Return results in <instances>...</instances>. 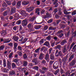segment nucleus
Wrapping results in <instances>:
<instances>
[{"label":"nucleus","mask_w":76,"mask_h":76,"mask_svg":"<svg viewBox=\"0 0 76 76\" xmlns=\"http://www.w3.org/2000/svg\"><path fill=\"white\" fill-rule=\"evenodd\" d=\"M48 70V68H43L42 70H41L40 72L42 74H45V72Z\"/></svg>","instance_id":"nucleus-1"},{"label":"nucleus","mask_w":76,"mask_h":76,"mask_svg":"<svg viewBox=\"0 0 76 76\" xmlns=\"http://www.w3.org/2000/svg\"><path fill=\"white\" fill-rule=\"evenodd\" d=\"M34 9L35 7H33L31 6L29 8H27L26 10L27 12H31V11H32V10H34Z\"/></svg>","instance_id":"nucleus-2"},{"label":"nucleus","mask_w":76,"mask_h":76,"mask_svg":"<svg viewBox=\"0 0 76 76\" xmlns=\"http://www.w3.org/2000/svg\"><path fill=\"white\" fill-rule=\"evenodd\" d=\"M27 24V21L26 20H24L23 21L22 26H26Z\"/></svg>","instance_id":"nucleus-3"},{"label":"nucleus","mask_w":76,"mask_h":76,"mask_svg":"<svg viewBox=\"0 0 76 76\" xmlns=\"http://www.w3.org/2000/svg\"><path fill=\"white\" fill-rule=\"evenodd\" d=\"M66 45H65L63 47V49H62V52L63 53H65L67 51V50L66 49Z\"/></svg>","instance_id":"nucleus-4"},{"label":"nucleus","mask_w":76,"mask_h":76,"mask_svg":"<svg viewBox=\"0 0 76 76\" xmlns=\"http://www.w3.org/2000/svg\"><path fill=\"white\" fill-rule=\"evenodd\" d=\"M21 14L23 16H26L27 15L25 11L24 10H23L21 11Z\"/></svg>","instance_id":"nucleus-5"},{"label":"nucleus","mask_w":76,"mask_h":76,"mask_svg":"<svg viewBox=\"0 0 76 76\" xmlns=\"http://www.w3.org/2000/svg\"><path fill=\"white\" fill-rule=\"evenodd\" d=\"M43 45H46L47 47H48V48L50 47V43L48 42H46L43 44Z\"/></svg>","instance_id":"nucleus-6"},{"label":"nucleus","mask_w":76,"mask_h":76,"mask_svg":"<svg viewBox=\"0 0 76 76\" xmlns=\"http://www.w3.org/2000/svg\"><path fill=\"white\" fill-rule=\"evenodd\" d=\"M44 54L41 53L39 56V58L40 60H42L44 58Z\"/></svg>","instance_id":"nucleus-7"},{"label":"nucleus","mask_w":76,"mask_h":76,"mask_svg":"<svg viewBox=\"0 0 76 76\" xmlns=\"http://www.w3.org/2000/svg\"><path fill=\"white\" fill-rule=\"evenodd\" d=\"M29 4V1H23L22 3V5H27Z\"/></svg>","instance_id":"nucleus-8"},{"label":"nucleus","mask_w":76,"mask_h":76,"mask_svg":"<svg viewBox=\"0 0 76 76\" xmlns=\"http://www.w3.org/2000/svg\"><path fill=\"white\" fill-rule=\"evenodd\" d=\"M67 41L66 39H64L63 41L61 43V45H64L66 43Z\"/></svg>","instance_id":"nucleus-9"},{"label":"nucleus","mask_w":76,"mask_h":76,"mask_svg":"<svg viewBox=\"0 0 76 76\" xmlns=\"http://www.w3.org/2000/svg\"><path fill=\"white\" fill-rule=\"evenodd\" d=\"M20 6H21V2L18 1L17 4V7L18 8H19L20 7Z\"/></svg>","instance_id":"nucleus-10"},{"label":"nucleus","mask_w":76,"mask_h":76,"mask_svg":"<svg viewBox=\"0 0 76 76\" xmlns=\"http://www.w3.org/2000/svg\"><path fill=\"white\" fill-rule=\"evenodd\" d=\"M16 11V8L15 7H13L11 11V13H15V12Z\"/></svg>","instance_id":"nucleus-11"},{"label":"nucleus","mask_w":76,"mask_h":76,"mask_svg":"<svg viewBox=\"0 0 76 76\" xmlns=\"http://www.w3.org/2000/svg\"><path fill=\"white\" fill-rule=\"evenodd\" d=\"M73 58H74V55L72 54L70 56L68 60L69 62H70V61H72V60Z\"/></svg>","instance_id":"nucleus-12"},{"label":"nucleus","mask_w":76,"mask_h":76,"mask_svg":"<svg viewBox=\"0 0 76 76\" xmlns=\"http://www.w3.org/2000/svg\"><path fill=\"white\" fill-rule=\"evenodd\" d=\"M75 63H76V60H74L73 61H72V62L70 64V66H74V65L75 64Z\"/></svg>","instance_id":"nucleus-13"},{"label":"nucleus","mask_w":76,"mask_h":76,"mask_svg":"<svg viewBox=\"0 0 76 76\" xmlns=\"http://www.w3.org/2000/svg\"><path fill=\"white\" fill-rule=\"evenodd\" d=\"M45 59L47 61H49V55H48V54H46L45 57Z\"/></svg>","instance_id":"nucleus-14"},{"label":"nucleus","mask_w":76,"mask_h":76,"mask_svg":"<svg viewBox=\"0 0 76 76\" xmlns=\"http://www.w3.org/2000/svg\"><path fill=\"white\" fill-rule=\"evenodd\" d=\"M1 35H3V36H5V35H6L7 34V32H6V31H2L1 32Z\"/></svg>","instance_id":"nucleus-15"},{"label":"nucleus","mask_w":76,"mask_h":76,"mask_svg":"<svg viewBox=\"0 0 76 76\" xmlns=\"http://www.w3.org/2000/svg\"><path fill=\"white\" fill-rule=\"evenodd\" d=\"M58 66L57 65V64H53V68L54 69H57L58 68Z\"/></svg>","instance_id":"nucleus-16"},{"label":"nucleus","mask_w":76,"mask_h":76,"mask_svg":"<svg viewBox=\"0 0 76 76\" xmlns=\"http://www.w3.org/2000/svg\"><path fill=\"white\" fill-rule=\"evenodd\" d=\"M12 39H13L15 41H18V39H19V38L18 37H16L15 36H13V37H12Z\"/></svg>","instance_id":"nucleus-17"},{"label":"nucleus","mask_w":76,"mask_h":76,"mask_svg":"<svg viewBox=\"0 0 76 76\" xmlns=\"http://www.w3.org/2000/svg\"><path fill=\"white\" fill-rule=\"evenodd\" d=\"M14 48L15 50H16L17 47L18 46V43L16 42H15L14 44Z\"/></svg>","instance_id":"nucleus-18"},{"label":"nucleus","mask_w":76,"mask_h":76,"mask_svg":"<svg viewBox=\"0 0 76 76\" xmlns=\"http://www.w3.org/2000/svg\"><path fill=\"white\" fill-rule=\"evenodd\" d=\"M41 51H47V48L45 47H42L41 49Z\"/></svg>","instance_id":"nucleus-19"},{"label":"nucleus","mask_w":76,"mask_h":76,"mask_svg":"<svg viewBox=\"0 0 76 76\" xmlns=\"http://www.w3.org/2000/svg\"><path fill=\"white\" fill-rule=\"evenodd\" d=\"M13 52H11L8 55V57L10 58H12V55H13Z\"/></svg>","instance_id":"nucleus-20"},{"label":"nucleus","mask_w":76,"mask_h":76,"mask_svg":"<svg viewBox=\"0 0 76 76\" xmlns=\"http://www.w3.org/2000/svg\"><path fill=\"white\" fill-rule=\"evenodd\" d=\"M33 69H34V70H38V69H39V68L38 66H36L33 67Z\"/></svg>","instance_id":"nucleus-21"},{"label":"nucleus","mask_w":76,"mask_h":76,"mask_svg":"<svg viewBox=\"0 0 76 76\" xmlns=\"http://www.w3.org/2000/svg\"><path fill=\"white\" fill-rule=\"evenodd\" d=\"M10 75H15V72L14 71H11L10 73Z\"/></svg>","instance_id":"nucleus-22"},{"label":"nucleus","mask_w":76,"mask_h":76,"mask_svg":"<svg viewBox=\"0 0 76 76\" xmlns=\"http://www.w3.org/2000/svg\"><path fill=\"white\" fill-rule=\"evenodd\" d=\"M37 61H38L36 59H34L32 61V62H33V63H34L35 64H36V63H37Z\"/></svg>","instance_id":"nucleus-23"},{"label":"nucleus","mask_w":76,"mask_h":76,"mask_svg":"<svg viewBox=\"0 0 76 76\" xmlns=\"http://www.w3.org/2000/svg\"><path fill=\"white\" fill-rule=\"evenodd\" d=\"M3 65L4 67L6 66V60H3Z\"/></svg>","instance_id":"nucleus-24"},{"label":"nucleus","mask_w":76,"mask_h":76,"mask_svg":"<svg viewBox=\"0 0 76 76\" xmlns=\"http://www.w3.org/2000/svg\"><path fill=\"white\" fill-rule=\"evenodd\" d=\"M11 40H8V39H6L4 41V43H8V42H9Z\"/></svg>","instance_id":"nucleus-25"},{"label":"nucleus","mask_w":76,"mask_h":76,"mask_svg":"<svg viewBox=\"0 0 76 76\" xmlns=\"http://www.w3.org/2000/svg\"><path fill=\"white\" fill-rule=\"evenodd\" d=\"M67 58H68V56H66L64 58H63V59L62 60V61H66V60H67Z\"/></svg>","instance_id":"nucleus-26"},{"label":"nucleus","mask_w":76,"mask_h":76,"mask_svg":"<svg viewBox=\"0 0 76 76\" xmlns=\"http://www.w3.org/2000/svg\"><path fill=\"white\" fill-rule=\"evenodd\" d=\"M64 14H65V15H67L68 14H69L70 12H67V10H64Z\"/></svg>","instance_id":"nucleus-27"},{"label":"nucleus","mask_w":76,"mask_h":76,"mask_svg":"<svg viewBox=\"0 0 76 76\" xmlns=\"http://www.w3.org/2000/svg\"><path fill=\"white\" fill-rule=\"evenodd\" d=\"M41 26L40 25L37 26H36V27H35V28L36 29H40V28H41Z\"/></svg>","instance_id":"nucleus-28"},{"label":"nucleus","mask_w":76,"mask_h":76,"mask_svg":"<svg viewBox=\"0 0 76 76\" xmlns=\"http://www.w3.org/2000/svg\"><path fill=\"white\" fill-rule=\"evenodd\" d=\"M58 56H62V52H61V51H59L58 52Z\"/></svg>","instance_id":"nucleus-29"},{"label":"nucleus","mask_w":76,"mask_h":76,"mask_svg":"<svg viewBox=\"0 0 76 76\" xmlns=\"http://www.w3.org/2000/svg\"><path fill=\"white\" fill-rule=\"evenodd\" d=\"M57 1H58L57 0H53L52 1V2L53 3V4H56L57 3Z\"/></svg>","instance_id":"nucleus-30"},{"label":"nucleus","mask_w":76,"mask_h":76,"mask_svg":"<svg viewBox=\"0 0 76 76\" xmlns=\"http://www.w3.org/2000/svg\"><path fill=\"white\" fill-rule=\"evenodd\" d=\"M50 58L51 60H54V56L53 54H51L50 55Z\"/></svg>","instance_id":"nucleus-31"},{"label":"nucleus","mask_w":76,"mask_h":76,"mask_svg":"<svg viewBox=\"0 0 76 76\" xmlns=\"http://www.w3.org/2000/svg\"><path fill=\"white\" fill-rule=\"evenodd\" d=\"M16 24L17 25H20L21 23V21L20 20H18L16 22Z\"/></svg>","instance_id":"nucleus-32"},{"label":"nucleus","mask_w":76,"mask_h":76,"mask_svg":"<svg viewBox=\"0 0 76 76\" xmlns=\"http://www.w3.org/2000/svg\"><path fill=\"white\" fill-rule=\"evenodd\" d=\"M39 9H37L36 11V12L37 13V15H39Z\"/></svg>","instance_id":"nucleus-33"},{"label":"nucleus","mask_w":76,"mask_h":76,"mask_svg":"<svg viewBox=\"0 0 76 76\" xmlns=\"http://www.w3.org/2000/svg\"><path fill=\"white\" fill-rule=\"evenodd\" d=\"M59 71V69H58L56 71H55L54 73V75H56L58 73V72Z\"/></svg>","instance_id":"nucleus-34"},{"label":"nucleus","mask_w":76,"mask_h":76,"mask_svg":"<svg viewBox=\"0 0 76 76\" xmlns=\"http://www.w3.org/2000/svg\"><path fill=\"white\" fill-rule=\"evenodd\" d=\"M73 32V31H72V35L73 37H75V36H76V31H75L74 33L73 34H72Z\"/></svg>","instance_id":"nucleus-35"},{"label":"nucleus","mask_w":76,"mask_h":76,"mask_svg":"<svg viewBox=\"0 0 76 76\" xmlns=\"http://www.w3.org/2000/svg\"><path fill=\"white\" fill-rule=\"evenodd\" d=\"M12 67L15 68L16 67V64L14 63H12Z\"/></svg>","instance_id":"nucleus-36"},{"label":"nucleus","mask_w":76,"mask_h":76,"mask_svg":"<svg viewBox=\"0 0 76 76\" xmlns=\"http://www.w3.org/2000/svg\"><path fill=\"white\" fill-rule=\"evenodd\" d=\"M10 24V23H8L4 25L3 26H4V27H6V26H7V25H9Z\"/></svg>","instance_id":"nucleus-37"},{"label":"nucleus","mask_w":76,"mask_h":76,"mask_svg":"<svg viewBox=\"0 0 76 76\" xmlns=\"http://www.w3.org/2000/svg\"><path fill=\"white\" fill-rule=\"evenodd\" d=\"M69 34H70V31H69L67 34H65V35L66 36V38H67V37H69Z\"/></svg>","instance_id":"nucleus-38"},{"label":"nucleus","mask_w":76,"mask_h":76,"mask_svg":"<svg viewBox=\"0 0 76 76\" xmlns=\"http://www.w3.org/2000/svg\"><path fill=\"white\" fill-rule=\"evenodd\" d=\"M18 50H22V48L20 46H18Z\"/></svg>","instance_id":"nucleus-39"},{"label":"nucleus","mask_w":76,"mask_h":76,"mask_svg":"<svg viewBox=\"0 0 76 76\" xmlns=\"http://www.w3.org/2000/svg\"><path fill=\"white\" fill-rule=\"evenodd\" d=\"M4 72H9V70L7 69L4 68Z\"/></svg>","instance_id":"nucleus-40"},{"label":"nucleus","mask_w":76,"mask_h":76,"mask_svg":"<svg viewBox=\"0 0 76 76\" xmlns=\"http://www.w3.org/2000/svg\"><path fill=\"white\" fill-rule=\"evenodd\" d=\"M58 50H57L56 53H55V55L56 56H57V57H58V54H57V53H58Z\"/></svg>","instance_id":"nucleus-41"},{"label":"nucleus","mask_w":76,"mask_h":76,"mask_svg":"<svg viewBox=\"0 0 76 76\" xmlns=\"http://www.w3.org/2000/svg\"><path fill=\"white\" fill-rule=\"evenodd\" d=\"M57 48H58V49H60L61 48V45H58L56 46Z\"/></svg>","instance_id":"nucleus-42"},{"label":"nucleus","mask_w":76,"mask_h":76,"mask_svg":"<svg viewBox=\"0 0 76 76\" xmlns=\"http://www.w3.org/2000/svg\"><path fill=\"white\" fill-rule=\"evenodd\" d=\"M46 33H47L48 32V34H51V31H50L49 30H47L46 31Z\"/></svg>","instance_id":"nucleus-43"},{"label":"nucleus","mask_w":76,"mask_h":76,"mask_svg":"<svg viewBox=\"0 0 76 76\" xmlns=\"http://www.w3.org/2000/svg\"><path fill=\"white\" fill-rule=\"evenodd\" d=\"M18 54L20 56H23V54H22V53L21 52H19L18 53Z\"/></svg>","instance_id":"nucleus-44"},{"label":"nucleus","mask_w":76,"mask_h":76,"mask_svg":"<svg viewBox=\"0 0 76 76\" xmlns=\"http://www.w3.org/2000/svg\"><path fill=\"white\" fill-rule=\"evenodd\" d=\"M75 43L74 42H73L71 45L70 48H72V47H73V45H75Z\"/></svg>","instance_id":"nucleus-45"},{"label":"nucleus","mask_w":76,"mask_h":76,"mask_svg":"<svg viewBox=\"0 0 76 76\" xmlns=\"http://www.w3.org/2000/svg\"><path fill=\"white\" fill-rule=\"evenodd\" d=\"M72 49L74 51H76V45H75L73 47Z\"/></svg>","instance_id":"nucleus-46"},{"label":"nucleus","mask_w":76,"mask_h":76,"mask_svg":"<svg viewBox=\"0 0 76 76\" xmlns=\"http://www.w3.org/2000/svg\"><path fill=\"white\" fill-rule=\"evenodd\" d=\"M23 66H27V62L24 61V62Z\"/></svg>","instance_id":"nucleus-47"},{"label":"nucleus","mask_w":76,"mask_h":76,"mask_svg":"<svg viewBox=\"0 0 76 76\" xmlns=\"http://www.w3.org/2000/svg\"><path fill=\"white\" fill-rule=\"evenodd\" d=\"M4 16H6L7 15V12L5 11L4 13Z\"/></svg>","instance_id":"nucleus-48"},{"label":"nucleus","mask_w":76,"mask_h":76,"mask_svg":"<svg viewBox=\"0 0 76 76\" xmlns=\"http://www.w3.org/2000/svg\"><path fill=\"white\" fill-rule=\"evenodd\" d=\"M27 41V39H23V43H25L26 42V41Z\"/></svg>","instance_id":"nucleus-49"},{"label":"nucleus","mask_w":76,"mask_h":76,"mask_svg":"<svg viewBox=\"0 0 76 76\" xmlns=\"http://www.w3.org/2000/svg\"><path fill=\"white\" fill-rule=\"evenodd\" d=\"M27 56H26V54H25L23 55V57L24 58H27Z\"/></svg>","instance_id":"nucleus-50"},{"label":"nucleus","mask_w":76,"mask_h":76,"mask_svg":"<svg viewBox=\"0 0 76 76\" xmlns=\"http://www.w3.org/2000/svg\"><path fill=\"white\" fill-rule=\"evenodd\" d=\"M39 50H40V49L39 48H38L35 50V52L36 53H38L39 52Z\"/></svg>","instance_id":"nucleus-51"},{"label":"nucleus","mask_w":76,"mask_h":76,"mask_svg":"<svg viewBox=\"0 0 76 76\" xmlns=\"http://www.w3.org/2000/svg\"><path fill=\"white\" fill-rule=\"evenodd\" d=\"M52 48H50L49 49V53L50 54H51V51H52Z\"/></svg>","instance_id":"nucleus-52"},{"label":"nucleus","mask_w":76,"mask_h":76,"mask_svg":"<svg viewBox=\"0 0 76 76\" xmlns=\"http://www.w3.org/2000/svg\"><path fill=\"white\" fill-rule=\"evenodd\" d=\"M75 14H76V11H75L72 13V15H75Z\"/></svg>","instance_id":"nucleus-53"},{"label":"nucleus","mask_w":76,"mask_h":76,"mask_svg":"<svg viewBox=\"0 0 76 76\" xmlns=\"http://www.w3.org/2000/svg\"><path fill=\"white\" fill-rule=\"evenodd\" d=\"M18 26H16L14 27L13 28L14 30L15 31L16 30V29H17V28H18Z\"/></svg>","instance_id":"nucleus-54"},{"label":"nucleus","mask_w":76,"mask_h":76,"mask_svg":"<svg viewBox=\"0 0 76 76\" xmlns=\"http://www.w3.org/2000/svg\"><path fill=\"white\" fill-rule=\"evenodd\" d=\"M4 48V47L3 46H2L0 47V50H1L2 49H3Z\"/></svg>","instance_id":"nucleus-55"},{"label":"nucleus","mask_w":76,"mask_h":76,"mask_svg":"<svg viewBox=\"0 0 76 76\" xmlns=\"http://www.w3.org/2000/svg\"><path fill=\"white\" fill-rule=\"evenodd\" d=\"M48 18H51V14H48L47 15Z\"/></svg>","instance_id":"nucleus-56"},{"label":"nucleus","mask_w":76,"mask_h":76,"mask_svg":"<svg viewBox=\"0 0 76 76\" xmlns=\"http://www.w3.org/2000/svg\"><path fill=\"white\" fill-rule=\"evenodd\" d=\"M61 2H59L60 4H64V1L63 0H61Z\"/></svg>","instance_id":"nucleus-57"},{"label":"nucleus","mask_w":76,"mask_h":76,"mask_svg":"<svg viewBox=\"0 0 76 76\" xmlns=\"http://www.w3.org/2000/svg\"><path fill=\"white\" fill-rule=\"evenodd\" d=\"M28 28H31V27H32V24H29L28 25Z\"/></svg>","instance_id":"nucleus-58"},{"label":"nucleus","mask_w":76,"mask_h":76,"mask_svg":"<svg viewBox=\"0 0 76 76\" xmlns=\"http://www.w3.org/2000/svg\"><path fill=\"white\" fill-rule=\"evenodd\" d=\"M48 26H45V27H44V30H47V29H48Z\"/></svg>","instance_id":"nucleus-59"},{"label":"nucleus","mask_w":76,"mask_h":76,"mask_svg":"<svg viewBox=\"0 0 76 76\" xmlns=\"http://www.w3.org/2000/svg\"><path fill=\"white\" fill-rule=\"evenodd\" d=\"M61 32H63V31L59 30V31H58L57 32V34H60V33H61Z\"/></svg>","instance_id":"nucleus-60"},{"label":"nucleus","mask_w":76,"mask_h":76,"mask_svg":"<svg viewBox=\"0 0 76 76\" xmlns=\"http://www.w3.org/2000/svg\"><path fill=\"white\" fill-rule=\"evenodd\" d=\"M53 22V20L52 19H50V20H49L48 21V23H51V22Z\"/></svg>","instance_id":"nucleus-61"},{"label":"nucleus","mask_w":76,"mask_h":76,"mask_svg":"<svg viewBox=\"0 0 76 76\" xmlns=\"http://www.w3.org/2000/svg\"><path fill=\"white\" fill-rule=\"evenodd\" d=\"M5 10V9L4 8H2L0 10L1 12H2L3 11H4V10Z\"/></svg>","instance_id":"nucleus-62"},{"label":"nucleus","mask_w":76,"mask_h":76,"mask_svg":"<svg viewBox=\"0 0 76 76\" xmlns=\"http://www.w3.org/2000/svg\"><path fill=\"white\" fill-rule=\"evenodd\" d=\"M44 12H45V10H42L41 12V14H44Z\"/></svg>","instance_id":"nucleus-63"},{"label":"nucleus","mask_w":76,"mask_h":76,"mask_svg":"<svg viewBox=\"0 0 76 76\" xmlns=\"http://www.w3.org/2000/svg\"><path fill=\"white\" fill-rule=\"evenodd\" d=\"M55 18H56V19H59V16L57 15H55Z\"/></svg>","instance_id":"nucleus-64"}]
</instances>
